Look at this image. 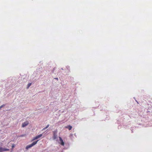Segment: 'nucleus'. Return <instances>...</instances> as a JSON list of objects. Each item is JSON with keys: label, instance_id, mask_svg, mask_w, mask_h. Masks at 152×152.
Listing matches in <instances>:
<instances>
[{"label": "nucleus", "instance_id": "nucleus-1", "mask_svg": "<svg viewBox=\"0 0 152 152\" xmlns=\"http://www.w3.org/2000/svg\"><path fill=\"white\" fill-rule=\"evenodd\" d=\"M38 140L36 141H35L32 142V143L30 145H29L26 146V149H28L29 148H31L34 145H35L38 142Z\"/></svg>", "mask_w": 152, "mask_h": 152}, {"label": "nucleus", "instance_id": "nucleus-2", "mask_svg": "<svg viewBox=\"0 0 152 152\" xmlns=\"http://www.w3.org/2000/svg\"><path fill=\"white\" fill-rule=\"evenodd\" d=\"M42 134H39L38 135L36 136L35 137H34L33 138V139H32L31 141H33L36 140H37V139H39V138L40 137H41L42 136Z\"/></svg>", "mask_w": 152, "mask_h": 152}, {"label": "nucleus", "instance_id": "nucleus-3", "mask_svg": "<svg viewBox=\"0 0 152 152\" xmlns=\"http://www.w3.org/2000/svg\"><path fill=\"white\" fill-rule=\"evenodd\" d=\"M9 150V149L3 148L2 147H0V152H2L4 151H8Z\"/></svg>", "mask_w": 152, "mask_h": 152}, {"label": "nucleus", "instance_id": "nucleus-4", "mask_svg": "<svg viewBox=\"0 0 152 152\" xmlns=\"http://www.w3.org/2000/svg\"><path fill=\"white\" fill-rule=\"evenodd\" d=\"M57 132L56 131L53 132V138L54 140H55L57 138Z\"/></svg>", "mask_w": 152, "mask_h": 152}, {"label": "nucleus", "instance_id": "nucleus-5", "mask_svg": "<svg viewBox=\"0 0 152 152\" xmlns=\"http://www.w3.org/2000/svg\"><path fill=\"white\" fill-rule=\"evenodd\" d=\"M28 121H26L25 122H24L22 124V126L23 127H24L28 125Z\"/></svg>", "mask_w": 152, "mask_h": 152}, {"label": "nucleus", "instance_id": "nucleus-6", "mask_svg": "<svg viewBox=\"0 0 152 152\" xmlns=\"http://www.w3.org/2000/svg\"><path fill=\"white\" fill-rule=\"evenodd\" d=\"M59 140L61 142V144L62 145L64 146V142L63 141V140H62V138L60 137H59Z\"/></svg>", "mask_w": 152, "mask_h": 152}, {"label": "nucleus", "instance_id": "nucleus-7", "mask_svg": "<svg viewBox=\"0 0 152 152\" xmlns=\"http://www.w3.org/2000/svg\"><path fill=\"white\" fill-rule=\"evenodd\" d=\"M65 128H67V129H68L69 130H70L72 129V127L70 125H68L67 126H66L65 127Z\"/></svg>", "mask_w": 152, "mask_h": 152}, {"label": "nucleus", "instance_id": "nucleus-8", "mask_svg": "<svg viewBox=\"0 0 152 152\" xmlns=\"http://www.w3.org/2000/svg\"><path fill=\"white\" fill-rule=\"evenodd\" d=\"M31 83H28V86H27V88H28L29 87L31 86Z\"/></svg>", "mask_w": 152, "mask_h": 152}, {"label": "nucleus", "instance_id": "nucleus-9", "mask_svg": "<svg viewBox=\"0 0 152 152\" xmlns=\"http://www.w3.org/2000/svg\"><path fill=\"white\" fill-rule=\"evenodd\" d=\"M49 126V125H48L45 127V128H44L43 129V130H45V129H46L47 128H48Z\"/></svg>", "mask_w": 152, "mask_h": 152}, {"label": "nucleus", "instance_id": "nucleus-10", "mask_svg": "<svg viewBox=\"0 0 152 152\" xmlns=\"http://www.w3.org/2000/svg\"><path fill=\"white\" fill-rule=\"evenodd\" d=\"M5 106V105H4V104L2 105L1 106H0V107L2 108L3 107V106Z\"/></svg>", "mask_w": 152, "mask_h": 152}, {"label": "nucleus", "instance_id": "nucleus-11", "mask_svg": "<svg viewBox=\"0 0 152 152\" xmlns=\"http://www.w3.org/2000/svg\"><path fill=\"white\" fill-rule=\"evenodd\" d=\"M14 146H15L14 145H12V148H14Z\"/></svg>", "mask_w": 152, "mask_h": 152}, {"label": "nucleus", "instance_id": "nucleus-12", "mask_svg": "<svg viewBox=\"0 0 152 152\" xmlns=\"http://www.w3.org/2000/svg\"><path fill=\"white\" fill-rule=\"evenodd\" d=\"M25 136V135H20V137H23V136Z\"/></svg>", "mask_w": 152, "mask_h": 152}, {"label": "nucleus", "instance_id": "nucleus-13", "mask_svg": "<svg viewBox=\"0 0 152 152\" xmlns=\"http://www.w3.org/2000/svg\"><path fill=\"white\" fill-rule=\"evenodd\" d=\"M55 79L57 80H58V78L57 77V78H55Z\"/></svg>", "mask_w": 152, "mask_h": 152}]
</instances>
